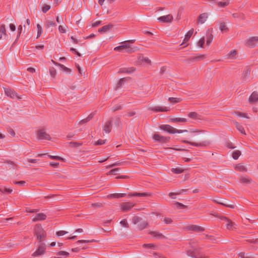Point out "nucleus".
I'll use <instances>...</instances> for the list:
<instances>
[{"mask_svg": "<svg viewBox=\"0 0 258 258\" xmlns=\"http://www.w3.org/2000/svg\"><path fill=\"white\" fill-rule=\"evenodd\" d=\"M34 235L38 242L41 243L45 240L47 234L40 224H36L34 227Z\"/></svg>", "mask_w": 258, "mask_h": 258, "instance_id": "1", "label": "nucleus"}, {"mask_svg": "<svg viewBox=\"0 0 258 258\" xmlns=\"http://www.w3.org/2000/svg\"><path fill=\"white\" fill-rule=\"evenodd\" d=\"M142 218L138 216H135L133 217L132 219V222L134 224H137L138 223L140 224L138 225V228L140 230H142L146 228H147L148 226V223L145 221H141Z\"/></svg>", "mask_w": 258, "mask_h": 258, "instance_id": "2", "label": "nucleus"}, {"mask_svg": "<svg viewBox=\"0 0 258 258\" xmlns=\"http://www.w3.org/2000/svg\"><path fill=\"white\" fill-rule=\"evenodd\" d=\"M182 142L183 143H185L187 144L192 145L193 146L201 147H203V148H206V147H207L208 145H210V142L207 141H203L200 143H196V142L188 141L187 140H183V141H182Z\"/></svg>", "mask_w": 258, "mask_h": 258, "instance_id": "3", "label": "nucleus"}, {"mask_svg": "<svg viewBox=\"0 0 258 258\" xmlns=\"http://www.w3.org/2000/svg\"><path fill=\"white\" fill-rule=\"evenodd\" d=\"M4 91L5 94L9 97L12 99L17 98L18 100L21 99V97L19 96L17 92L13 89L10 88H4Z\"/></svg>", "mask_w": 258, "mask_h": 258, "instance_id": "4", "label": "nucleus"}, {"mask_svg": "<svg viewBox=\"0 0 258 258\" xmlns=\"http://www.w3.org/2000/svg\"><path fill=\"white\" fill-rule=\"evenodd\" d=\"M37 136L39 140H46L49 141L51 140L50 135L48 134L43 128L40 129L37 131Z\"/></svg>", "mask_w": 258, "mask_h": 258, "instance_id": "5", "label": "nucleus"}, {"mask_svg": "<svg viewBox=\"0 0 258 258\" xmlns=\"http://www.w3.org/2000/svg\"><path fill=\"white\" fill-rule=\"evenodd\" d=\"M153 139L155 142H159L160 143H166L169 142L170 138L169 137H164L158 134H155L153 135Z\"/></svg>", "mask_w": 258, "mask_h": 258, "instance_id": "6", "label": "nucleus"}, {"mask_svg": "<svg viewBox=\"0 0 258 258\" xmlns=\"http://www.w3.org/2000/svg\"><path fill=\"white\" fill-rule=\"evenodd\" d=\"M45 249L46 248L45 243L43 242H41L38 247L37 250L33 253L32 256L35 257L42 255L44 253Z\"/></svg>", "mask_w": 258, "mask_h": 258, "instance_id": "7", "label": "nucleus"}, {"mask_svg": "<svg viewBox=\"0 0 258 258\" xmlns=\"http://www.w3.org/2000/svg\"><path fill=\"white\" fill-rule=\"evenodd\" d=\"M159 128L161 130H163L169 134H175L176 132V128H174L173 127L168 124L160 125Z\"/></svg>", "mask_w": 258, "mask_h": 258, "instance_id": "8", "label": "nucleus"}, {"mask_svg": "<svg viewBox=\"0 0 258 258\" xmlns=\"http://www.w3.org/2000/svg\"><path fill=\"white\" fill-rule=\"evenodd\" d=\"M135 204L131 202L122 203L120 204V208L123 212H127L134 207Z\"/></svg>", "mask_w": 258, "mask_h": 258, "instance_id": "9", "label": "nucleus"}, {"mask_svg": "<svg viewBox=\"0 0 258 258\" xmlns=\"http://www.w3.org/2000/svg\"><path fill=\"white\" fill-rule=\"evenodd\" d=\"M205 58V56L204 54H201L197 56L191 57L185 59L184 61L187 63H190L191 62H196L201 60H203Z\"/></svg>", "mask_w": 258, "mask_h": 258, "instance_id": "10", "label": "nucleus"}, {"mask_svg": "<svg viewBox=\"0 0 258 258\" xmlns=\"http://www.w3.org/2000/svg\"><path fill=\"white\" fill-rule=\"evenodd\" d=\"M186 229L189 231L195 232H203L205 231V228L196 225H191L186 227Z\"/></svg>", "mask_w": 258, "mask_h": 258, "instance_id": "11", "label": "nucleus"}, {"mask_svg": "<svg viewBox=\"0 0 258 258\" xmlns=\"http://www.w3.org/2000/svg\"><path fill=\"white\" fill-rule=\"evenodd\" d=\"M172 19L173 17L171 15L161 16L158 18V20L162 23L171 22Z\"/></svg>", "mask_w": 258, "mask_h": 258, "instance_id": "12", "label": "nucleus"}, {"mask_svg": "<svg viewBox=\"0 0 258 258\" xmlns=\"http://www.w3.org/2000/svg\"><path fill=\"white\" fill-rule=\"evenodd\" d=\"M257 42H258V37H252L247 40L246 45L253 47L255 46Z\"/></svg>", "mask_w": 258, "mask_h": 258, "instance_id": "13", "label": "nucleus"}, {"mask_svg": "<svg viewBox=\"0 0 258 258\" xmlns=\"http://www.w3.org/2000/svg\"><path fill=\"white\" fill-rule=\"evenodd\" d=\"M149 110L153 111L154 112H166L169 109L166 107H160V106H153L149 108Z\"/></svg>", "mask_w": 258, "mask_h": 258, "instance_id": "14", "label": "nucleus"}, {"mask_svg": "<svg viewBox=\"0 0 258 258\" xmlns=\"http://www.w3.org/2000/svg\"><path fill=\"white\" fill-rule=\"evenodd\" d=\"M258 101V93L253 92L249 97L248 102L250 104H253Z\"/></svg>", "mask_w": 258, "mask_h": 258, "instance_id": "15", "label": "nucleus"}, {"mask_svg": "<svg viewBox=\"0 0 258 258\" xmlns=\"http://www.w3.org/2000/svg\"><path fill=\"white\" fill-rule=\"evenodd\" d=\"M112 128V120L110 119L108 120L105 124L103 127V131L106 133H109Z\"/></svg>", "mask_w": 258, "mask_h": 258, "instance_id": "16", "label": "nucleus"}, {"mask_svg": "<svg viewBox=\"0 0 258 258\" xmlns=\"http://www.w3.org/2000/svg\"><path fill=\"white\" fill-rule=\"evenodd\" d=\"M151 195V193L149 192H133L129 194L128 196L130 198L131 197H150Z\"/></svg>", "mask_w": 258, "mask_h": 258, "instance_id": "17", "label": "nucleus"}, {"mask_svg": "<svg viewBox=\"0 0 258 258\" xmlns=\"http://www.w3.org/2000/svg\"><path fill=\"white\" fill-rule=\"evenodd\" d=\"M46 218V215L42 213H38L36 215L35 217L33 219V222L38 221L44 220Z\"/></svg>", "mask_w": 258, "mask_h": 258, "instance_id": "18", "label": "nucleus"}, {"mask_svg": "<svg viewBox=\"0 0 258 258\" xmlns=\"http://www.w3.org/2000/svg\"><path fill=\"white\" fill-rule=\"evenodd\" d=\"M113 25L110 24L105 25L99 28L98 29V32L101 33L103 32H106L111 30L113 28Z\"/></svg>", "mask_w": 258, "mask_h": 258, "instance_id": "19", "label": "nucleus"}, {"mask_svg": "<svg viewBox=\"0 0 258 258\" xmlns=\"http://www.w3.org/2000/svg\"><path fill=\"white\" fill-rule=\"evenodd\" d=\"M136 70V69L134 67H131L128 68H120L118 71V73H134Z\"/></svg>", "mask_w": 258, "mask_h": 258, "instance_id": "20", "label": "nucleus"}, {"mask_svg": "<svg viewBox=\"0 0 258 258\" xmlns=\"http://www.w3.org/2000/svg\"><path fill=\"white\" fill-rule=\"evenodd\" d=\"M149 234L153 235V237L157 238V239H166V237L163 235L162 233L157 231H151Z\"/></svg>", "mask_w": 258, "mask_h": 258, "instance_id": "21", "label": "nucleus"}, {"mask_svg": "<svg viewBox=\"0 0 258 258\" xmlns=\"http://www.w3.org/2000/svg\"><path fill=\"white\" fill-rule=\"evenodd\" d=\"M188 116L195 120H201L202 117L196 112H191L188 114Z\"/></svg>", "mask_w": 258, "mask_h": 258, "instance_id": "22", "label": "nucleus"}, {"mask_svg": "<svg viewBox=\"0 0 258 258\" xmlns=\"http://www.w3.org/2000/svg\"><path fill=\"white\" fill-rule=\"evenodd\" d=\"M208 15L206 13H203L198 17V21L199 23L201 24H203L205 23V22L207 20V19L208 18Z\"/></svg>", "mask_w": 258, "mask_h": 258, "instance_id": "23", "label": "nucleus"}, {"mask_svg": "<svg viewBox=\"0 0 258 258\" xmlns=\"http://www.w3.org/2000/svg\"><path fill=\"white\" fill-rule=\"evenodd\" d=\"M219 29L222 32H227L229 29L225 22H221L220 24Z\"/></svg>", "mask_w": 258, "mask_h": 258, "instance_id": "24", "label": "nucleus"}, {"mask_svg": "<svg viewBox=\"0 0 258 258\" xmlns=\"http://www.w3.org/2000/svg\"><path fill=\"white\" fill-rule=\"evenodd\" d=\"M194 31V29L192 28L187 32V33L185 35V37L183 40V43H186L189 40L190 37L192 36L193 34Z\"/></svg>", "mask_w": 258, "mask_h": 258, "instance_id": "25", "label": "nucleus"}, {"mask_svg": "<svg viewBox=\"0 0 258 258\" xmlns=\"http://www.w3.org/2000/svg\"><path fill=\"white\" fill-rule=\"evenodd\" d=\"M234 169L238 171H240V172L246 171H247V169L245 167V166H244L241 164H236L234 166Z\"/></svg>", "mask_w": 258, "mask_h": 258, "instance_id": "26", "label": "nucleus"}, {"mask_svg": "<svg viewBox=\"0 0 258 258\" xmlns=\"http://www.w3.org/2000/svg\"><path fill=\"white\" fill-rule=\"evenodd\" d=\"M187 121V119L185 118H172L169 120L170 122H185Z\"/></svg>", "mask_w": 258, "mask_h": 258, "instance_id": "27", "label": "nucleus"}, {"mask_svg": "<svg viewBox=\"0 0 258 258\" xmlns=\"http://www.w3.org/2000/svg\"><path fill=\"white\" fill-rule=\"evenodd\" d=\"M94 115V113H91V114H90L86 118L84 119H82L81 120L79 123L80 124H83L85 123H86L87 122H88L89 121H90L92 118H93V116Z\"/></svg>", "mask_w": 258, "mask_h": 258, "instance_id": "28", "label": "nucleus"}, {"mask_svg": "<svg viewBox=\"0 0 258 258\" xmlns=\"http://www.w3.org/2000/svg\"><path fill=\"white\" fill-rule=\"evenodd\" d=\"M143 247L145 248H151L154 250L158 249V246L153 243L144 244Z\"/></svg>", "mask_w": 258, "mask_h": 258, "instance_id": "29", "label": "nucleus"}, {"mask_svg": "<svg viewBox=\"0 0 258 258\" xmlns=\"http://www.w3.org/2000/svg\"><path fill=\"white\" fill-rule=\"evenodd\" d=\"M232 16L234 18H238L242 20H244L245 19V16L244 14L242 13H234L232 14Z\"/></svg>", "mask_w": 258, "mask_h": 258, "instance_id": "30", "label": "nucleus"}, {"mask_svg": "<svg viewBox=\"0 0 258 258\" xmlns=\"http://www.w3.org/2000/svg\"><path fill=\"white\" fill-rule=\"evenodd\" d=\"M52 61L55 65L59 66L64 71H65L67 73L71 72V70L70 69L66 67L64 65L59 63L58 62H55L53 60H52Z\"/></svg>", "mask_w": 258, "mask_h": 258, "instance_id": "31", "label": "nucleus"}, {"mask_svg": "<svg viewBox=\"0 0 258 258\" xmlns=\"http://www.w3.org/2000/svg\"><path fill=\"white\" fill-rule=\"evenodd\" d=\"M235 125L236 127V128L242 134L246 135V133L245 132V130L244 129V127L242 126V125L239 124L238 122H235Z\"/></svg>", "mask_w": 258, "mask_h": 258, "instance_id": "32", "label": "nucleus"}, {"mask_svg": "<svg viewBox=\"0 0 258 258\" xmlns=\"http://www.w3.org/2000/svg\"><path fill=\"white\" fill-rule=\"evenodd\" d=\"M126 196V194H112L109 195L108 197L110 198H120Z\"/></svg>", "mask_w": 258, "mask_h": 258, "instance_id": "33", "label": "nucleus"}, {"mask_svg": "<svg viewBox=\"0 0 258 258\" xmlns=\"http://www.w3.org/2000/svg\"><path fill=\"white\" fill-rule=\"evenodd\" d=\"M240 182L244 184H249L251 182V179L250 178H245V177H241L239 179Z\"/></svg>", "mask_w": 258, "mask_h": 258, "instance_id": "34", "label": "nucleus"}, {"mask_svg": "<svg viewBox=\"0 0 258 258\" xmlns=\"http://www.w3.org/2000/svg\"><path fill=\"white\" fill-rule=\"evenodd\" d=\"M181 101V99L180 98L169 97L168 98V101L172 103H177Z\"/></svg>", "mask_w": 258, "mask_h": 258, "instance_id": "35", "label": "nucleus"}, {"mask_svg": "<svg viewBox=\"0 0 258 258\" xmlns=\"http://www.w3.org/2000/svg\"><path fill=\"white\" fill-rule=\"evenodd\" d=\"M218 6L219 7H222V8H225L227 6H228L229 4V2L228 1H227L226 2H217L216 3Z\"/></svg>", "mask_w": 258, "mask_h": 258, "instance_id": "36", "label": "nucleus"}, {"mask_svg": "<svg viewBox=\"0 0 258 258\" xmlns=\"http://www.w3.org/2000/svg\"><path fill=\"white\" fill-rule=\"evenodd\" d=\"M187 189H181L179 192H170L169 194V196L172 199H175V197H173V196L174 195H179L181 194L183 192L187 191Z\"/></svg>", "mask_w": 258, "mask_h": 258, "instance_id": "37", "label": "nucleus"}, {"mask_svg": "<svg viewBox=\"0 0 258 258\" xmlns=\"http://www.w3.org/2000/svg\"><path fill=\"white\" fill-rule=\"evenodd\" d=\"M0 33L4 35L5 38L8 37V35L6 33V26L4 24L2 25L0 27Z\"/></svg>", "mask_w": 258, "mask_h": 258, "instance_id": "38", "label": "nucleus"}, {"mask_svg": "<svg viewBox=\"0 0 258 258\" xmlns=\"http://www.w3.org/2000/svg\"><path fill=\"white\" fill-rule=\"evenodd\" d=\"M241 155V152L239 150L235 151L232 153V158L237 160Z\"/></svg>", "mask_w": 258, "mask_h": 258, "instance_id": "39", "label": "nucleus"}, {"mask_svg": "<svg viewBox=\"0 0 258 258\" xmlns=\"http://www.w3.org/2000/svg\"><path fill=\"white\" fill-rule=\"evenodd\" d=\"M171 171L174 174H180L184 171V170L180 168H172Z\"/></svg>", "mask_w": 258, "mask_h": 258, "instance_id": "40", "label": "nucleus"}, {"mask_svg": "<svg viewBox=\"0 0 258 258\" xmlns=\"http://www.w3.org/2000/svg\"><path fill=\"white\" fill-rule=\"evenodd\" d=\"M213 201L217 203V204H220L221 205H223L225 207H229V208H232V209H233L234 208V206L233 205H228V204H224L223 203H222V202H220L217 200H213Z\"/></svg>", "mask_w": 258, "mask_h": 258, "instance_id": "41", "label": "nucleus"}, {"mask_svg": "<svg viewBox=\"0 0 258 258\" xmlns=\"http://www.w3.org/2000/svg\"><path fill=\"white\" fill-rule=\"evenodd\" d=\"M48 158H49L51 159L57 160H59V161H64V159L59 156H52V155H48Z\"/></svg>", "mask_w": 258, "mask_h": 258, "instance_id": "42", "label": "nucleus"}, {"mask_svg": "<svg viewBox=\"0 0 258 258\" xmlns=\"http://www.w3.org/2000/svg\"><path fill=\"white\" fill-rule=\"evenodd\" d=\"M234 113L240 116V117H245V118H249V117L247 116V114H246V113H242V112H238V111H234Z\"/></svg>", "mask_w": 258, "mask_h": 258, "instance_id": "43", "label": "nucleus"}, {"mask_svg": "<svg viewBox=\"0 0 258 258\" xmlns=\"http://www.w3.org/2000/svg\"><path fill=\"white\" fill-rule=\"evenodd\" d=\"M0 191L2 192H6L7 194H11L13 190L12 189L8 188L6 187H4L0 188Z\"/></svg>", "mask_w": 258, "mask_h": 258, "instance_id": "44", "label": "nucleus"}, {"mask_svg": "<svg viewBox=\"0 0 258 258\" xmlns=\"http://www.w3.org/2000/svg\"><path fill=\"white\" fill-rule=\"evenodd\" d=\"M237 54V53L236 50H232L229 53V57L230 58H235L236 57Z\"/></svg>", "mask_w": 258, "mask_h": 258, "instance_id": "45", "label": "nucleus"}, {"mask_svg": "<svg viewBox=\"0 0 258 258\" xmlns=\"http://www.w3.org/2000/svg\"><path fill=\"white\" fill-rule=\"evenodd\" d=\"M49 73H50V76L54 78L55 76V75L56 74V71L55 69L53 67L50 68L49 69Z\"/></svg>", "mask_w": 258, "mask_h": 258, "instance_id": "46", "label": "nucleus"}, {"mask_svg": "<svg viewBox=\"0 0 258 258\" xmlns=\"http://www.w3.org/2000/svg\"><path fill=\"white\" fill-rule=\"evenodd\" d=\"M213 35L212 34H209V35L207 37V42H206L207 45H210L211 43V42L213 40Z\"/></svg>", "mask_w": 258, "mask_h": 258, "instance_id": "47", "label": "nucleus"}, {"mask_svg": "<svg viewBox=\"0 0 258 258\" xmlns=\"http://www.w3.org/2000/svg\"><path fill=\"white\" fill-rule=\"evenodd\" d=\"M174 205L176 206V207L178 208V209H184V208H186L187 207L185 205H183L182 203H179V202H176Z\"/></svg>", "mask_w": 258, "mask_h": 258, "instance_id": "48", "label": "nucleus"}, {"mask_svg": "<svg viewBox=\"0 0 258 258\" xmlns=\"http://www.w3.org/2000/svg\"><path fill=\"white\" fill-rule=\"evenodd\" d=\"M50 9V6H49L47 5L44 4L42 8V11L44 13H46Z\"/></svg>", "mask_w": 258, "mask_h": 258, "instance_id": "49", "label": "nucleus"}, {"mask_svg": "<svg viewBox=\"0 0 258 258\" xmlns=\"http://www.w3.org/2000/svg\"><path fill=\"white\" fill-rule=\"evenodd\" d=\"M120 169L119 168H114L112 170H111L110 171H109L108 173H107V175L108 174H113V175H116L117 174V172Z\"/></svg>", "mask_w": 258, "mask_h": 258, "instance_id": "50", "label": "nucleus"}, {"mask_svg": "<svg viewBox=\"0 0 258 258\" xmlns=\"http://www.w3.org/2000/svg\"><path fill=\"white\" fill-rule=\"evenodd\" d=\"M125 81V78H121L120 79L118 82L117 83V84H116V89L120 88L122 84L123 83V82Z\"/></svg>", "mask_w": 258, "mask_h": 258, "instance_id": "51", "label": "nucleus"}, {"mask_svg": "<svg viewBox=\"0 0 258 258\" xmlns=\"http://www.w3.org/2000/svg\"><path fill=\"white\" fill-rule=\"evenodd\" d=\"M37 27L38 29V32H37V38H38L39 37H40L42 33V30L41 26L39 24L37 25Z\"/></svg>", "mask_w": 258, "mask_h": 258, "instance_id": "52", "label": "nucleus"}, {"mask_svg": "<svg viewBox=\"0 0 258 258\" xmlns=\"http://www.w3.org/2000/svg\"><path fill=\"white\" fill-rule=\"evenodd\" d=\"M120 224L122 226H124V227H125L126 228H128L129 227V225H128V223L127 222V220L126 219H123L122 220H121L120 221Z\"/></svg>", "mask_w": 258, "mask_h": 258, "instance_id": "53", "label": "nucleus"}, {"mask_svg": "<svg viewBox=\"0 0 258 258\" xmlns=\"http://www.w3.org/2000/svg\"><path fill=\"white\" fill-rule=\"evenodd\" d=\"M205 42V38H204V37H202L199 40L198 44V45L200 46L201 47H203Z\"/></svg>", "mask_w": 258, "mask_h": 258, "instance_id": "54", "label": "nucleus"}, {"mask_svg": "<svg viewBox=\"0 0 258 258\" xmlns=\"http://www.w3.org/2000/svg\"><path fill=\"white\" fill-rule=\"evenodd\" d=\"M46 23L47 27H54L56 26L55 23L52 21L48 20L46 22Z\"/></svg>", "mask_w": 258, "mask_h": 258, "instance_id": "55", "label": "nucleus"}, {"mask_svg": "<svg viewBox=\"0 0 258 258\" xmlns=\"http://www.w3.org/2000/svg\"><path fill=\"white\" fill-rule=\"evenodd\" d=\"M69 144L74 147H79L82 145V143L75 142H71Z\"/></svg>", "mask_w": 258, "mask_h": 258, "instance_id": "56", "label": "nucleus"}, {"mask_svg": "<svg viewBox=\"0 0 258 258\" xmlns=\"http://www.w3.org/2000/svg\"><path fill=\"white\" fill-rule=\"evenodd\" d=\"M227 222V228L229 230H232L233 223L230 220H229Z\"/></svg>", "mask_w": 258, "mask_h": 258, "instance_id": "57", "label": "nucleus"}, {"mask_svg": "<svg viewBox=\"0 0 258 258\" xmlns=\"http://www.w3.org/2000/svg\"><path fill=\"white\" fill-rule=\"evenodd\" d=\"M57 255H65L66 256H69L70 254L69 252L64 251H60L57 253Z\"/></svg>", "mask_w": 258, "mask_h": 258, "instance_id": "58", "label": "nucleus"}, {"mask_svg": "<svg viewBox=\"0 0 258 258\" xmlns=\"http://www.w3.org/2000/svg\"><path fill=\"white\" fill-rule=\"evenodd\" d=\"M106 140H101L99 139L95 143V145L98 146V145H103L105 143Z\"/></svg>", "mask_w": 258, "mask_h": 258, "instance_id": "59", "label": "nucleus"}, {"mask_svg": "<svg viewBox=\"0 0 258 258\" xmlns=\"http://www.w3.org/2000/svg\"><path fill=\"white\" fill-rule=\"evenodd\" d=\"M250 71L248 69H246L244 70L243 74V77L245 78L250 75Z\"/></svg>", "mask_w": 258, "mask_h": 258, "instance_id": "60", "label": "nucleus"}, {"mask_svg": "<svg viewBox=\"0 0 258 258\" xmlns=\"http://www.w3.org/2000/svg\"><path fill=\"white\" fill-rule=\"evenodd\" d=\"M67 233H68V232H67L66 231L61 230V231H57L56 233V235L57 236H60L64 235V234H67Z\"/></svg>", "mask_w": 258, "mask_h": 258, "instance_id": "61", "label": "nucleus"}, {"mask_svg": "<svg viewBox=\"0 0 258 258\" xmlns=\"http://www.w3.org/2000/svg\"><path fill=\"white\" fill-rule=\"evenodd\" d=\"M122 44V46H123V49H127L129 48L130 45L128 44V42L127 41L122 42L121 43Z\"/></svg>", "mask_w": 258, "mask_h": 258, "instance_id": "62", "label": "nucleus"}, {"mask_svg": "<svg viewBox=\"0 0 258 258\" xmlns=\"http://www.w3.org/2000/svg\"><path fill=\"white\" fill-rule=\"evenodd\" d=\"M172 221V219L170 218H165L163 220V222L167 224H171Z\"/></svg>", "mask_w": 258, "mask_h": 258, "instance_id": "63", "label": "nucleus"}, {"mask_svg": "<svg viewBox=\"0 0 258 258\" xmlns=\"http://www.w3.org/2000/svg\"><path fill=\"white\" fill-rule=\"evenodd\" d=\"M121 109H122V107L121 105H116V106H113L112 108V110L113 112H115L118 110H120Z\"/></svg>", "mask_w": 258, "mask_h": 258, "instance_id": "64", "label": "nucleus"}]
</instances>
